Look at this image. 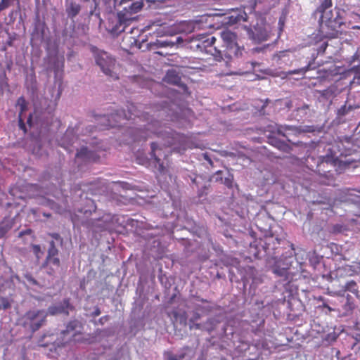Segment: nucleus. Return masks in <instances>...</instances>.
<instances>
[{
  "mask_svg": "<svg viewBox=\"0 0 360 360\" xmlns=\"http://www.w3.org/2000/svg\"><path fill=\"white\" fill-rule=\"evenodd\" d=\"M77 328H82V323L77 320H73L68 323L66 329L63 330L60 334L63 336H70L67 339V342L70 339H72L73 341H82L79 338H77V335H80V332L77 333Z\"/></svg>",
  "mask_w": 360,
  "mask_h": 360,
  "instance_id": "nucleus-14",
  "label": "nucleus"
},
{
  "mask_svg": "<svg viewBox=\"0 0 360 360\" xmlns=\"http://www.w3.org/2000/svg\"><path fill=\"white\" fill-rule=\"evenodd\" d=\"M284 105L288 109H290L292 107V103L290 100L286 99L283 101Z\"/></svg>",
  "mask_w": 360,
  "mask_h": 360,
  "instance_id": "nucleus-34",
  "label": "nucleus"
},
{
  "mask_svg": "<svg viewBox=\"0 0 360 360\" xmlns=\"http://www.w3.org/2000/svg\"><path fill=\"white\" fill-rule=\"evenodd\" d=\"M43 215L44 217H51V214H46V213H44Z\"/></svg>",
  "mask_w": 360,
  "mask_h": 360,
  "instance_id": "nucleus-50",
  "label": "nucleus"
},
{
  "mask_svg": "<svg viewBox=\"0 0 360 360\" xmlns=\"http://www.w3.org/2000/svg\"><path fill=\"white\" fill-rule=\"evenodd\" d=\"M266 24H249L248 26L245 25L244 30L247 31L249 37L255 42L259 43L267 40L269 33L265 28Z\"/></svg>",
  "mask_w": 360,
  "mask_h": 360,
  "instance_id": "nucleus-11",
  "label": "nucleus"
},
{
  "mask_svg": "<svg viewBox=\"0 0 360 360\" xmlns=\"http://www.w3.org/2000/svg\"><path fill=\"white\" fill-rule=\"evenodd\" d=\"M130 25L131 24H99V29H105L112 37H117L122 32L129 33L133 35L131 38L136 41V38L140 37L141 32L149 30L152 24H149L141 30L136 27H131L129 28V31H127Z\"/></svg>",
  "mask_w": 360,
  "mask_h": 360,
  "instance_id": "nucleus-5",
  "label": "nucleus"
},
{
  "mask_svg": "<svg viewBox=\"0 0 360 360\" xmlns=\"http://www.w3.org/2000/svg\"><path fill=\"white\" fill-rule=\"evenodd\" d=\"M219 56H220L221 58H222V56H221V52H220V51L219 52Z\"/></svg>",
  "mask_w": 360,
  "mask_h": 360,
  "instance_id": "nucleus-58",
  "label": "nucleus"
},
{
  "mask_svg": "<svg viewBox=\"0 0 360 360\" xmlns=\"http://www.w3.org/2000/svg\"><path fill=\"white\" fill-rule=\"evenodd\" d=\"M226 22H243L247 21L248 15L243 8L232 9L229 13Z\"/></svg>",
  "mask_w": 360,
  "mask_h": 360,
  "instance_id": "nucleus-16",
  "label": "nucleus"
},
{
  "mask_svg": "<svg viewBox=\"0 0 360 360\" xmlns=\"http://www.w3.org/2000/svg\"><path fill=\"white\" fill-rule=\"evenodd\" d=\"M144 6L143 0L131 2L128 6L124 7L117 13L119 22H127L129 20H136L135 15L140 12Z\"/></svg>",
  "mask_w": 360,
  "mask_h": 360,
  "instance_id": "nucleus-9",
  "label": "nucleus"
},
{
  "mask_svg": "<svg viewBox=\"0 0 360 360\" xmlns=\"http://www.w3.org/2000/svg\"><path fill=\"white\" fill-rule=\"evenodd\" d=\"M323 307L328 309L330 311L332 310V309L327 304L323 303Z\"/></svg>",
  "mask_w": 360,
  "mask_h": 360,
  "instance_id": "nucleus-48",
  "label": "nucleus"
},
{
  "mask_svg": "<svg viewBox=\"0 0 360 360\" xmlns=\"http://www.w3.org/2000/svg\"><path fill=\"white\" fill-rule=\"evenodd\" d=\"M200 318V315L198 313H195L193 316L190 319L191 323H194L196 320Z\"/></svg>",
  "mask_w": 360,
  "mask_h": 360,
  "instance_id": "nucleus-36",
  "label": "nucleus"
},
{
  "mask_svg": "<svg viewBox=\"0 0 360 360\" xmlns=\"http://www.w3.org/2000/svg\"><path fill=\"white\" fill-rule=\"evenodd\" d=\"M282 129H283L284 131H291L292 132H295V133L300 132V130L296 127H293V126L281 127V128L278 129V133L279 134H281L283 136H286V135L282 131Z\"/></svg>",
  "mask_w": 360,
  "mask_h": 360,
  "instance_id": "nucleus-28",
  "label": "nucleus"
},
{
  "mask_svg": "<svg viewBox=\"0 0 360 360\" xmlns=\"http://www.w3.org/2000/svg\"><path fill=\"white\" fill-rule=\"evenodd\" d=\"M355 160L352 158L341 160L336 155L333 148L328 150L326 155L319 158L316 169L321 177L326 180H321V183L329 185L334 180L333 175L331 173L334 169L338 173H341L346 168L354 163Z\"/></svg>",
  "mask_w": 360,
  "mask_h": 360,
  "instance_id": "nucleus-2",
  "label": "nucleus"
},
{
  "mask_svg": "<svg viewBox=\"0 0 360 360\" xmlns=\"http://www.w3.org/2000/svg\"><path fill=\"white\" fill-rule=\"evenodd\" d=\"M60 266V261L58 257V250L56 248L55 242L51 240L49 243V248L47 256L42 264V268L49 275H53L58 270Z\"/></svg>",
  "mask_w": 360,
  "mask_h": 360,
  "instance_id": "nucleus-8",
  "label": "nucleus"
},
{
  "mask_svg": "<svg viewBox=\"0 0 360 360\" xmlns=\"http://www.w3.org/2000/svg\"><path fill=\"white\" fill-rule=\"evenodd\" d=\"M201 302L203 303L207 302V301L206 300H203V299L201 300Z\"/></svg>",
  "mask_w": 360,
  "mask_h": 360,
  "instance_id": "nucleus-54",
  "label": "nucleus"
},
{
  "mask_svg": "<svg viewBox=\"0 0 360 360\" xmlns=\"http://www.w3.org/2000/svg\"><path fill=\"white\" fill-rule=\"evenodd\" d=\"M91 51L96 64L100 68L102 72L113 80L119 79L117 70L120 68V64L115 58L96 46H91Z\"/></svg>",
  "mask_w": 360,
  "mask_h": 360,
  "instance_id": "nucleus-3",
  "label": "nucleus"
},
{
  "mask_svg": "<svg viewBox=\"0 0 360 360\" xmlns=\"http://www.w3.org/2000/svg\"><path fill=\"white\" fill-rule=\"evenodd\" d=\"M224 184L228 188H231L232 187V180L229 179V178H226L225 180H224Z\"/></svg>",
  "mask_w": 360,
  "mask_h": 360,
  "instance_id": "nucleus-37",
  "label": "nucleus"
},
{
  "mask_svg": "<svg viewBox=\"0 0 360 360\" xmlns=\"http://www.w3.org/2000/svg\"><path fill=\"white\" fill-rule=\"evenodd\" d=\"M343 146V143L342 142H338L335 143V147L338 148V150L340 151V157H345V158L347 156H349L352 154L353 150L352 149H345L344 151L341 150V146Z\"/></svg>",
  "mask_w": 360,
  "mask_h": 360,
  "instance_id": "nucleus-26",
  "label": "nucleus"
},
{
  "mask_svg": "<svg viewBox=\"0 0 360 360\" xmlns=\"http://www.w3.org/2000/svg\"><path fill=\"white\" fill-rule=\"evenodd\" d=\"M168 360H178V357L176 355L170 354L168 357Z\"/></svg>",
  "mask_w": 360,
  "mask_h": 360,
  "instance_id": "nucleus-42",
  "label": "nucleus"
},
{
  "mask_svg": "<svg viewBox=\"0 0 360 360\" xmlns=\"http://www.w3.org/2000/svg\"><path fill=\"white\" fill-rule=\"evenodd\" d=\"M333 6L332 0H323L314 12L316 16H319V22H340L338 20L340 16L339 9Z\"/></svg>",
  "mask_w": 360,
  "mask_h": 360,
  "instance_id": "nucleus-6",
  "label": "nucleus"
},
{
  "mask_svg": "<svg viewBox=\"0 0 360 360\" xmlns=\"http://www.w3.org/2000/svg\"><path fill=\"white\" fill-rule=\"evenodd\" d=\"M193 324L190 326V329H193V328H196V329H198L200 328V323H192Z\"/></svg>",
  "mask_w": 360,
  "mask_h": 360,
  "instance_id": "nucleus-41",
  "label": "nucleus"
},
{
  "mask_svg": "<svg viewBox=\"0 0 360 360\" xmlns=\"http://www.w3.org/2000/svg\"><path fill=\"white\" fill-rule=\"evenodd\" d=\"M17 106L20 108V116L27 110V101L23 96H20L17 100Z\"/></svg>",
  "mask_w": 360,
  "mask_h": 360,
  "instance_id": "nucleus-27",
  "label": "nucleus"
},
{
  "mask_svg": "<svg viewBox=\"0 0 360 360\" xmlns=\"http://www.w3.org/2000/svg\"><path fill=\"white\" fill-rule=\"evenodd\" d=\"M156 53H158V54H159V55H161V56H162V55H163V54H162L161 52H160V51L156 52Z\"/></svg>",
  "mask_w": 360,
  "mask_h": 360,
  "instance_id": "nucleus-55",
  "label": "nucleus"
},
{
  "mask_svg": "<svg viewBox=\"0 0 360 360\" xmlns=\"http://www.w3.org/2000/svg\"><path fill=\"white\" fill-rule=\"evenodd\" d=\"M73 133V129H67L64 134V139L68 138L70 135H72Z\"/></svg>",
  "mask_w": 360,
  "mask_h": 360,
  "instance_id": "nucleus-39",
  "label": "nucleus"
},
{
  "mask_svg": "<svg viewBox=\"0 0 360 360\" xmlns=\"http://www.w3.org/2000/svg\"><path fill=\"white\" fill-rule=\"evenodd\" d=\"M276 148H278L279 150H281L283 152H286V153H289L290 150H291V148L289 146V145H288L287 143H285L283 141L279 142L278 145H276Z\"/></svg>",
  "mask_w": 360,
  "mask_h": 360,
  "instance_id": "nucleus-30",
  "label": "nucleus"
},
{
  "mask_svg": "<svg viewBox=\"0 0 360 360\" xmlns=\"http://www.w3.org/2000/svg\"><path fill=\"white\" fill-rule=\"evenodd\" d=\"M291 248H292V250H295V248H294V245H293V244H291Z\"/></svg>",
  "mask_w": 360,
  "mask_h": 360,
  "instance_id": "nucleus-56",
  "label": "nucleus"
},
{
  "mask_svg": "<svg viewBox=\"0 0 360 360\" xmlns=\"http://www.w3.org/2000/svg\"><path fill=\"white\" fill-rule=\"evenodd\" d=\"M73 309L74 307L70 303V300L65 299L59 305L50 307L49 308V312L51 315L64 314L68 316L69 315V311Z\"/></svg>",
  "mask_w": 360,
  "mask_h": 360,
  "instance_id": "nucleus-15",
  "label": "nucleus"
},
{
  "mask_svg": "<svg viewBox=\"0 0 360 360\" xmlns=\"http://www.w3.org/2000/svg\"><path fill=\"white\" fill-rule=\"evenodd\" d=\"M319 93L323 98L328 100L333 98L337 95L338 89L335 86L331 85L326 89L319 91Z\"/></svg>",
  "mask_w": 360,
  "mask_h": 360,
  "instance_id": "nucleus-22",
  "label": "nucleus"
},
{
  "mask_svg": "<svg viewBox=\"0 0 360 360\" xmlns=\"http://www.w3.org/2000/svg\"><path fill=\"white\" fill-rule=\"evenodd\" d=\"M281 142V141L278 140H271V144L276 147V145H278V143Z\"/></svg>",
  "mask_w": 360,
  "mask_h": 360,
  "instance_id": "nucleus-44",
  "label": "nucleus"
},
{
  "mask_svg": "<svg viewBox=\"0 0 360 360\" xmlns=\"http://www.w3.org/2000/svg\"><path fill=\"white\" fill-rule=\"evenodd\" d=\"M164 81L169 84L179 85L181 82V77L174 70H168L164 78Z\"/></svg>",
  "mask_w": 360,
  "mask_h": 360,
  "instance_id": "nucleus-20",
  "label": "nucleus"
},
{
  "mask_svg": "<svg viewBox=\"0 0 360 360\" xmlns=\"http://www.w3.org/2000/svg\"><path fill=\"white\" fill-rule=\"evenodd\" d=\"M187 25H191V30H189V32H192L195 28L193 26V24H187Z\"/></svg>",
  "mask_w": 360,
  "mask_h": 360,
  "instance_id": "nucleus-49",
  "label": "nucleus"
},
{
  "mask_svg": "<svg viewBox=\"0 0 360 360\" xmlns=\"http://www.w3.org/2000/svg\"><path fill=\"white\" fill-rule=\"evenodd\" d=\"M47 312L43 309L27 311L19 319L21 326L32 333L37 331L46 322Z\"/></svg>",
  "mask_w": 360,
  "mask_h": 360,
  "instance_id": "nucleus-4",
  "label": "nucleus"
},
{
  "mask_svg": "<svg viewBox=\"0 0 360 360\" xmlns=\"http://www.w3.org/2000/svg\"><path fill=\"white\" fill-rule=\"evenodd\" d=\"M220 34L226 46L225 56L227 58H231L233 56L238 57L242 56L244 47L238 45L237 36L234 32L226 29L221 31Z\"/></svg>",
  "mask_w": 360,
  "mask_h": 360,
  "instance_id": "nucleus-7",
  "label": "nucleus"
},
{
  "mask_svg": "<svg viewBox=\"0 0 360 360\" xmlns=\"http://www.w3.org/2000/svg\"><path fill=\"white\" fill-rule=\"evenodd\" d=\"M279 243L280 240L272 236L265 237L264 240H261L259 242V245L262 247L266 255L274 258L276 257V256H274V251L277 249L276 245H278Z\"/></svg>",
  "mask_w": 360,
  "mask_h": 360,
  "instance_id": "nucleus-12",
  "label": "nucleus"
},
{
  "mask_svg": "<svg viewBox=\"0 0 360 360\" xmlns=\"http://www.w3.org/2000/svg\"><path fill=\"white\" fill-rule=\"evenodd\" d=\"M50 236L56 240H62L60 236L57 233H51Z\"/></svg>",
  "mask_w": 360,
  "mask_h": 360,
  "instance_id": "nucleus-38",
  "label": "nucleus"
},
{
  "mask_svg": "<svg viewBox=\"0 0 360 360\" xmlns=\"http://www.w3.org/2000/svg\"><path fill=\"white\" fill-rule=\"evenodd\" d=\"M20 126L22 129H23L25 131V126L23 123V121L21 119H20Z\"/></svg>",
  "mask_w": 360,
  "mask_h": 360,
  "instance_id": "nucleus-46",
  "label": "nucleus"
},
{
  "mask_svg": "<svg viewBox=\"0 0 360 360\" xmlns=\"http://www.w3.org/2000/svg\"><path fill=\"white\" fill-rule=\"evenodd\" d=\"M215 40H216V39H215L214 37H212L211 38V42H212V43H214V41Z\"/></svg>",
  "mask_w": 360,
  "mask_h": 360,
  "instance_id": "nucleus-52",
  "label": "nucleus"
},
{
  "mask_svg": "<svg viewBox=\"0 0 360 360\" xmlns=\"http://www.w3.org/2000/svg\"><path fill=\"white\" fill-rule=\"evenodd\" d=\"M353 28H359V29L360 27L359 26H355V27H353Z\"/></svg>",
  "mask_w": 360,
  "mask_h": 360,
  "instance_id": "nucleus-57",
  "label": "nucleus"
},
{
  "mask_svg": "<svg viewBox=\"0 0 360 360\" xmlns=\"http://www.w3.org/2000/svg\"><path fill=\"white\" fill-rule=\"evenodd\" d=\"M134 1V0H120L119 4L122 5L124 4H127L128 2Z\"/></svg>",
  "mask_w": 360,
  "mask_h": 360,
  "instance_id": "nucleus-43",
  "label": "nucleus"
},
{
  "mask_svg": "<svg viewBox=\"0 0 360 360\" xmlns=\"http://www.w3.org/2000/svg\"><path fill=\"white\" fill-rule=\"evenodd\" d=\"M340 352L339 350H336V356H338L340 354Z\"/></svg>",
  "mask_w": 360,
  "mask_h": 360,
  "instance_id": "nucleus-53",
  "label": "nucleus"
},
{
  "mask_svg": "<svg viewBox=\"0 0 360 360\" xmlns=\"http://www.w3.org/2000/svg\"><path fill=\"white\" fill-rule=\"evenodd\" d=\"M342 24H319V33L324 38H336L339 36L338 30Z\"/></svg>",
  "mask_w": 360,
  "mask_h": 360,
  "instance_id": "nucleus-13",
  "label": "nucleus"
},
{
  "mask_svg": "<svg viewBox=\"0 0 360 360\" xmlns=\"http://www.w3.org/2000/svg\"><path fill=\"white\" fill-rule=\"evenodd\" d=\"M32 249L37 260L41 258L44 255V251L41 250L39 245H32Z\"/></svg>",
  "mask_w": 360,
  "mask_h": 360,
  "instance_id": "nucleus-29",
  "label": "nucleus"
},
{
  "mask_svg": "<svg viewBox=\"0 0 360 360\" xmlns=\"http://www.w3.org/2000/svg\"><path fill=\"white\" fill-rule=\"evenodd\" d=\"M308 108H309V105H307V104H304V105H302V108H298L297 109V110H300V109H302V110H307V109H308Z\"/></svg>",
  "mask_w": 360,
  "mask_h": 360,
  "instance_id": "nucleus-45",
  "label": "nucleus"
},
{
  "mask_svg": "<svg viewBox=\"0 0 360 360\" xmlns=\"http://www.w3.org/2000/svg\"><path fill=\"white\" fill-rule=\"evenodd\" d=\"M86 4V6H83L82 7L87 8L89 7V11L87 13L89 17L91 18V20L93 21L99 20V22H102V20L100 18L99 13L96 12L97 4L96 0H84Z\"/></svg>",
  "mask_w": 360,
  "mask_h": 360,
  "instance_id": "nucleus-19",
  "label": "nucleus"
},
{
  "mask_svg": "<svg viewBox=\"0 0 360 360\" xmlns=\"http://www.w3.org/2000/svg\"><path fill=\"white\" fill-rule=\"evenodd\" d=\"M328 46V44L327 43H323L321 46V49H322L323 51H324L326 49Z\"/></svg>",
  "mask_w": 360,
  "mask_h": 360,
  "instance_id": "nucleus-47",
  "label": "nucleus"
},
{
  "mask_svg": "<svg viewBox=\"0 0 360 360\" xmlns=\"http://www.w3.org/2000/svg\"><path fill=\"white\" fill-rule=\"evenodd\" d=\"M274 272L278 276H285L288 274L287 269H274Z\"/></svg>",
  "mask_w": 360,
  "mask_h": 360,
  "instance_id": "nucleus-32",
  "label": "nucleus"
},
{
  "mask_svg": "<svg viewBox=\"0 0 360 360\" xmlns=\"http://www.w3.org/2000/svg\"><path fill=\"white\" fill-rule=\"evenodd\" d=\"M15 1V0H1L0 2L1 8L5 9V8H8L9 6L13 4Z\"/></svg>",
  "mask_w": 360,
  "mask_h": 360,
  "instance_id": "nucleus-31",
  "label": "nucleus"
},
{
  "mask_svg": "<svg viewBox=\"0 0 360 360\" xmlns=\"http://www.w3.org/2000/svg\"><path fill=\"white\" fill-rule=\"evenodd\" d=\"M358 288L359 287L357 283L354 281H350L345 284L342 292H345L349 291L357 296L359 292Z\"/></svg>",
  "mask_w": 360,
  "mask_h": 360,
  "instance_id": "nucleus-24",
  "label": "nucleus"
},
{
  "mask_svg": "<svg viewBox=\"0 0 360 360\" xmlns=\"http://www.w3.org/2000/svg\"><path fill=\"white\" fill-rule=\"evenodd\" d=\"M82 7L74 1H67L65 3V13L68 18L73 20L79 14Z\"/></svg>",
  "mask_w": 360,
  "mask_h": 360,
  "instance_id": "nucleus-17",
  "label": "nucleus"
},
{
  "mask_svg": "<svg viewBox=\"0 0 360 360\" xmlns=\"http://www.w3.org/2000/svg\"><path fill=\"white\" fill-rule=\"evenodd\" d=\"M76 158L84 162H96L99 158L93 151L89 150L86 147H82L77 150Z\"/></svg>",
  "mask_w": 360,
  "mask_h": 360,
  "instance_id": "nucleus-18",
  "label": "nucleus"
},
{
  "mask_svg": "<svg viewBox=\"0 0 360 360\" xmlns=\"http://www.w3.org/2000/svg\"><path fill=\"white\" fill-rule=\"evenodd\" d=\"M102 1L105 4V5H108L109 6H111L112 5H113L114 6H115V4H116V1L117 0H102Z\"/></svg>",
  "mask_w": 360,
  "mask_h": 360,
  "instance_id": "nucleus-33",
  "label": "nucleus"
},
{
  "mask_svg": "<svg viewBox=\"0 0 360 360\" xmlns=\"http://www.w3.org/2000/svg\"><path fill=\"white\" fill-rule=\"evenodd\" d=\"M354 109L352 105H347L346 104L342 105L338 109L336 115L339 120L343 121L345 116H347Z\"/></svg>",
  "mask_w": 360,
  "mask_h": 360,
  "instance_id": "nucleus-21",
  "label": "nucleus"
},
{
  "mask_svg": "<svg viewBox=\"0 0 360 360\" xmlns=\"http://www.w3.org/2000/svg\"><path fill=\"white\" fill-rule=\"evenodd\" d=\"M36 6V20L37 22H54L55 9L48 8L45 0H34Z\"/></svg>",
  "mask_w": 360,
  "mask_h": 360,
  "instance_id": "nucleus-10",
  "label": "nucleus"
},
{
  "mask_svg": "<svg viewBox=\"0 0 360 360\" xmlns=\"http://www.w3.org/2000/svg\"><path fill=\"white\" fill-rule=\"evenodd\" d=\"M221 14L217 13H206V14L202 15L199 20H192V21L183 20V21H181L180 22H199V23L207 22L208 21H214V17L221 16Z\"/></svg>",
  "mask_w": 360,
  "mask_h": 360,
  "instance_id": "nucleus-23",
  "label": "nucleus"
},
{
  "mask_svg": "<svg viewBox=\"0 0 360 360\" xmlns=\"http://www.w3.org/2000/svg\"><path fill=\"white\" fill-rule=\"evenodd\" d=\"M354 80H356V82L358 83H360V69H358L356 71V74L354 77Z\"/></svg>",
  "mask_w": 360,
  "mask_h": 360,
  "instance_id": "nucleus-35",
  "label": "nucleus"
},
{
  "mask_svg": "<svg viewBox=\"0 0 360 360\" xmlns=\"http://www.w3.org/2000/svg\"><path fill=\"white\" fill-rule=\"evenodd\" d=\"M127 113L125 110H117L110 115H103L99 117L100 129H108L114 127H121L125 125L127 121L130 120H136V123L140 121H148L149 116L148 113L136 114L138 112L137 107L133 103H129L127 105ZM144 128H135L130 132L134 141H146L148 138L155 136L161 139L160 143H151V158L155 162V167L160 173H165L166 168L162 158H165L166 154L162 151V148L159 146L162 145L165 147H173V150L178 153H182L186 150L188 144V137L184 134L176 133L170 127L163 126L158 120H151L143 124Z\"/></svg>",
  "mask_w": 360,
  "mask_h": 360,
  "instance_id": "nucleus-1",
  "label": "nucleus"
},
{
  "mask_svg": "<svg viewBox=\"0 0 360 360\" xmlns=\"http://www.w3.org/2000/svg\"><path fill=\"white\" fill-rule=\"evenodd\" d=\"M100 314H101V310L98 307L94 310V311L92 314L93 316H94V317L98 316Z\"/></svg>",
  "mask_w": 360,
  "mask_h": 360,
  "instance_id": "nucleus-40",
  "label": "nucleus"
},
{
  "mask_svg": "<svg viewBox=\"0 0 360 360\" xmlns=\"http://www.w3.org/2000/svg\"><path fill=\"white\" fill-rule=\"evenodd\" d=\"M179 41H182V39L181 37H177L176 41L169 40H157L155 44L158 47H172Z\"/></svg>",
  "mask_w": 360,
  "mask_h": 360,
  "instance_id": "nucleus-25",
  "label": "nucleus"
},
{
  "mask_svg": "<svg viewBox=\"0 0 360 360\" xmlns=\"http://www.w3.org/2000/svg\"><path fill=\"white\" fill-rule=\"evenodd\" d=\"M284 25V23H282V24H280V27H279V30H283V26Z\"/></svg>",
  "mask_w": 360,
  "mask_h": 360,
  "instance_id": "nucleus-51",
  "label": "nucleus"
}]
</instances>
